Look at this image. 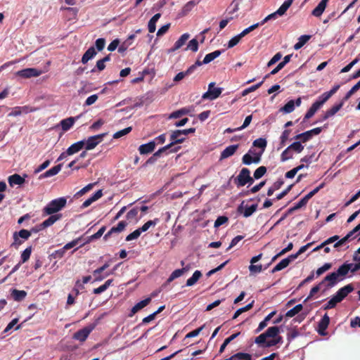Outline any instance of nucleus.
<instances>
[{
  "label": "nucleus",
  "instance_id": "1",
  "mask_svg": "<svg viewBox=\"0 0 360 360\" xmlns=\"http://www.w3.org/2000/svg\"><path fill=\"white\" fill-rule=\"evenodd\" d=\"M279 327H269L266 332L257 336L255 342L257 345H264L266 347L275 346L283 342V338L279 335Z\"/></svg>",
  "mask_w": 360,
  "mask_h": 360
},
{
  "label": "nucleus",
  "instance_id": "2",
  "mask_svg": "<svg viewBox=\"0 0 360 360\" xmlns=\"http://www.w3.org/2000/svg\"><path fill=\"white\" fill-rule=\"evenodd\" d=\"M346 266H340L336 271L327 275L321 282L326 285V288H330L335 286L338 282L342 281L347 276Z\"/></svg>",
  "mask_w": 360,
  "mask_h": 360
},
{
  "label": "nucleus",
  "instance_id": "3",
  "mask_svg": "<svg viewBox=\"0 0 360 360\" xmlns=\"http://www.w3.org/2000/svg\"><path fill=\"white\" fill-rule=\"evenodd\" d=\"M67 204V199L65 197L58 198L50 201L42 210L43 216L56 214L62 210Z\"/></svg>",
  "mask_w": 360,
  "mask_h": 360
},
{
  "label": "nucleus",
  "instance_id": "4",
  "mask_svg": "<svg viewBox=\"0 0 360 360\" xmlns=\"http://www.w3.org/2000/svg\"><path fill=\"white\" fill-rule=\"evenodd\" d=\"M177 130L172 131L170 136V139L172 142L169 144L160 148L158 151L155 153V155H160L162 153L167 151V150H170V152H177L179 149V146L172 148L176 143H181L185 140V137L181 135V134H177Z\"/></svg>",
  "mask_w": 360,
  "mask_h": 360
},
{
  "label": "nucleus",
  "instance_id": "5",
  "mask_svg": "<svg viewBox=\"0 0 360 360\" xmlns=\"http://www.w3.org/2000/svg\"><path fill=\"white\" fill-rule=\"evenodd\" d=\"M254 182L250 176V172L248 168H243L237 176L238 186H243L247 184H252Z\"/></svg>",
  "mask_w": 360,
  "mask_h": 360
},
{
  "label": "nucleus",
  "instance_id": "6",
  "mask_svg": "<svg viewBox=\"0 0 360 360\" xmlns=\"http://www.w3.org/2000/svg\"><path fill=\"white\" fill-rule=\"evenodd\" d=\"M214 82H211L208 85V90L203 94L202 98L203 99L214 100L217 98L222 92V88L214 87Z\"/></svg>",
  "mask_w": 360,
  "mask_h": 360
},
{
  "label": "nucleus",
  "instance_id": "7",
  "mask_svg": "<svg viewBox=\"0 0 360 360\" xmlns=\"http://www.w3.org/2000/svg\"><path fill=\"white\" fill-rule=\"evenodd\" d=\"M262 153H256L255 150H249L248 153L245 154L242 158L243 163L250 165L252 163H259L261 160Z\"/></svg>",
  "mask_w": 360,
  "mask_h": 360
},
{
  "label": "nucleus",
  "instance_id": "8",
  "mask_svg": "<svg viewBox=\"0 0 360 360\" xmlns=\"http://www.w3.org/2000/svg\"><path fill=\"white\" fill-rule=\"evenodd\" d=\"M106 133L95 135L89 137L85 141L84 148L86 150H90L96 147L103 139V138L105 136Z\"/></svg>",
  "mask_w": 360,
  "mask_h": 360
},
{
  "label": "nucleus",
  "instance_id": "9",
  "mask_svg": "<svg viewBox=\"0 0 360 360\" xmlns=\"http://www.w3.org/2000/svg\"><path fill=\"white\" fill-rule=\"evenodd\" d=\"M42 74V71L37 68H25L19 71H17L15 75L22 78H31L36 77Z\"/></svg>",
  "mask_w": 360,
  "mask_h": 360
},
{
  "label": "nucleus",
  "instance_id": "10",
  "mask_svg": "<svg viewBox=\"0 0 360 360\" xmlns=\"http://www.w3.org/2000/svg\"><path fill=\"white\" fill-rule=\"evenodd\" d=\"M94 329V325H90L84 328L78 330L73 335V338L80 342H84L86 340L91 332Z\"/></svg>",
  "mask_w": 360,
  "mask_h": 360
},
{
  "label": "nucleus",
  "instance_id": "11",
  "mask_svg": "<svg viewBox=\"0 0 360 360\" xmlns=\"http://www.w3.org/2000/svg\"><path fill=\"white\" fill-rule=\"evenodd\" d=\"M360 231V224H359L355 228H354L352 231H350L345 237L341 238L337 243L334 244V248H338L342 245H344L346 242L351 240L352 238H354L356 236L354 234Z\"/></svg>",
  "mask_w": 360,
  "mask_h": 360
},
{
  "label": "nucleus",
  "instance_id": "12",
  "mask_svg": "<svg viewBox=\"0 0 360 360\" xmlns=\"http://www.w3.org/2000/svg\"><path fill=\"white\" fill-rule=\"evenodd\" d=\"M31 236V231H29L26 229H22L19 232H15L13 234V240L14 242L13 243V245H20L22 244V241L19 239V238H21L24 240H27L30 238Z\"/></svg>",
  "mask_w": 360,
  "mask_h": 360
},
{
  "label": "nucleus",
  "instance_id": "13",
  "mask_svg": "<svg viewBox=\"0 0 360 360\" xmlns=\"http://www.w3.org/2000/svg\"><path fill=\"white\" fill-rule=\"evenodd\" d=\"M257 208V205H252L250 207H243V202L241 203V205L238 207V212L240 214H243V217H248L251 216Z\"/></svg>",
  "mask_w": 360,
  "mask_h": 360
},
{
  "label": "nucleus",
  "instance_id": "14",
  "mask_svg": "<svg viewBox=\"0 0 360 360\" xmlns=\"http://www.w3.org/2000/svg\"><path fill=\"white\" fill-rule=\"evenodd\" d=\"M344 103L345 100L343 99L339 103L333 105L330 109L328 110L323 116V120H326L335 115L342 108V107L344 105Z\"/></svg>",
  "mask_w": 360,
  "mask_h": 360
},
{
  "label": "nucleus",
  "instance_id": "15",
  "mask_svg": "<svg viewBox=\"0 0 360 360\" xmlns=\"http://www.w3.org/2000/svg\"><path fill=\"white\" fill-rule=\"evenodd\" d=\"M79 117L80 116L70 117L68 118L62 120L60 122L62 129L64 131H68L73 126L75 121L79 118Z\"/></svg>",
  "mask_w": 360,
  "mask_h": 360
},
{
  "label": "nucleus",
  "instance_id": "16",
  "mask_svg": "<svg viewBox=\"0 0 360 360\" xmlns=\"http://www.w3.org/2000/svg\"><path fill=\"white\" fill-rule=\"evenodd\" d=\"M127 226V223L124 221H121L118 223L116 226H113L110 229V230L104 236V239L107 240L110 235L114 233H120L124 230L125 227Z\"/></svg>",
  "mask_w": 360,
  "mask_h": 360
},
{
  "label": "nucleus",
  "instance_id": "17",
  "mask_svg": "<svg viewBox=\"0 0 360 360\" xmlns=\"http://www.w3.org/2000/svg\"><path fill=\"white\" fill-rule=\"evenodd\" d=\"M189 37L190 34L188 33L182 34L180 38L175 42L174 46L169 50V52H174L182 47L186 44Z\"/></svg>",
  "mask_w": 360,
  "mask_h": 360
},
{
  "label": "nucleus",
  "instance_id": "18",
  "mask_svg": "<svg viewBox=\"0 0 360 360\" xmlns=\"http://www.w3.org/2000/svg\"><path fill=\"white\" fill-rule=\"evenodd\" d=\"M156 143L155 141H152L146 144H142L139 148V151L141 155L148 154L154 150Z\"/></svg>",
  "mask_w": 360,
  "mask_h": 360
},
{
  "label": "nucleus",
  "instance_id": "19",
  "mask_svg": "<svg viewBox=\"0 0 360 360\" xmlns=\"http://www.w3.org/2000/svg\"><path fill=\"white\" fill-rule=\"evenodd\" d=\"M354 290L353 286L351 284H348L340 289L336 292L335 295L342 301L345 297L347 296Z\"/></svg>",
  "mask_w": 360,
  "mask_h": 360
},
{
  "label": "nucleus",
  "instance_id": "20",
  "mask_svg": "<svg viewBox=\"0 0 360 360\" xmlns=\"http://www.w3.org/2000/svg\"><path fill=\"white\" fill-rule=\"evenodd\" d=\"M238 148V145H231L226 147L221 153L220 155V160L228 158L233 155Z\"/></svg>",
  "mask_w": 360,
  "mask_h": 360
},
{
  "label": "nucleus",
  "instance_id": "21",
  "mask_svg": "<svg viewBox=\"0 0 360 360\" xmlns=\"http://www.w3.org/2000/svg\"><path fill=\"white\" fill-rule=\"evenodd\" d=\"M151 301L150 297H148L143 300H141V302L136 304L131 310V314H129V316H132L134 314H135L136 312H138L139 310L142 309L145 307H146L150 302Z\"/></svg>",
  "mask_w": 360,
  "mask_h": 360
},
{
  "label": "nucleus",
  "instance_id": "22",
  "mask_svg": "<svg viewBox=\"0 0 360 360\" xmlns=\"http://www.w3.org/2000/svg\"><path fill=\"white\" fill-rule=\"evenodd\" d=\"M85 144V140L77 141L73 144H72L68 149V153L70 154V155H72L79 150H81L84 147Z\"/></svg>",
  "mask_w": 360,
  "mask_h": 360
},
{
  "label": "nucleus",
  "instance_id": "23",
  "mask_svg": "<svg viewBox=\"0 0 360 360\" xmlns=\"http://www.w3.org/2000/svg\"><path fill=\"white\" fill-rule=\"evenodd\" d=\"M328 1L329 0H321L318 6L312 11V15L315 17H320L324 12Z\"/></svg>",
  "mask_w": 360,
  "mask_h": 360
},
{
  "label": "nucleus",
  "instance_id": "24",
  "mask_svg": "<svg viewBox=\"0 0 360 360\" xmlns=\"http://www.w3.org/2000/svg\"><path fill=\"white\" fill-rule=\"evenodd\" d=\"M49 215H50V217L41 223V226L43 228H46V227H49V226L53 225L55 222H56L57 221L60 219L62 217L61 214H49Z\"/></svg>",
  "mask_w": 360,
  "mask_h": 360
},
{
  "label": "nucleus",
  "instance_id": "25",
  "mask_svg": "<svg viewBox=\"0 0 360 360\" xmlns=\"http://www.w3.org/2000/svg\"><path fill=\"white\" fill-rule=\"evenodd\" d=\"M103 195L102 190L97 191L91 197L86 199L82 204V207L86 208L91 205L94 202L101 198Z\"/></svg>",
  "mask_w": 360,
  "mask_h": 360
},
{
  "label": "nucleus",
  "instance_id": "26",
  "mask_svg": "<svg viewBox=\"0 0 360 360\" xmlns=\"http://www.w3.org/2000/svg\"><path fill=\"white\" fill-rule=\"evenodd\" d=\"M329 322H330V318L327 315V314H326L323 316L321 320L319 321V330H318V332H319V334H321V335H324L325 334L324 331L328 328Z\"/></svg>",
  "mask_w": 360,
  "mask_h": 360
},
{
  "label": "nucleus",
  "instance_id": "27",
  "mask_svg": "<svg viewBox=\"0 0 360 360\" xmlns=\"http://www.w3.org/2000/svg\"><path fill=\"white\" fill-rule=\"evenodd\" d=\"M25 182V179L22 178L19 174H15L8 177V184L11 186H13L15 185H22Z\"/></svg>",
  "mask_w": 360,
  "mask_h": 360
},
{
  "label": "nucleus",
  "instance_id": "28",
  "mask_svg": "<svg viewBox=\"0 0 360 360\" xmlns=\"http://www.w3.org/2000/svg\"><path fill=\"white\" fill-rule=\"evenodd\" d=\"M96 55V51L94 46H91L88 49V50L84 53L82 58V63L83 64H86L89 60L93 58Z\"/></svg>",
  "mask_w": 360,
  "mask_h": 360
},
{
  "label": "nucleus",
  "instance_id": "29",
  "mask_svg": "<svg viewBox=\"0 0 360 360\" xmlns=\"http://www.w3.org/2000/svg\"><path fill=\"white\" fill-rule=\"evenodd\" d=\"M62 165L59 164L45 172L40 176V178H47L56 175L61 170Z\"/></svg>",
  "mask_w": 360,
  "mask_h": 360
},
{
  "label": "nucleus",
  "instance_id": "30",
  "mask_svg": "<svg viewBox=\"0 0 360 360\" xmlns=\"http://www.w3.org/2000/svg\"><path fill=\"white\" fill-rule=\"evenodd\" d=\"M221 53L222 51L217 50L210 53H208L205 56L203 60L201 61V63H202V64H208L212 60H214L215 58L219 57L221 54Z\"/></svg>",
  "mask_w": 360,
  "mask_h": 360
},
{
  "label": "nucleus",
  "instance_id": "31",
  "mask_svg": "<svg viewBox=\"0 0 360 360\" xmlns=\"http://www.w3.org/2000/svg\"><path fill=\"white\" fill-rule=\"evenodd\" d=\"M27 295V292L25 290H19L13 289L11 291V296L15 301L20 302L23 300Z\"/></svg>",
  "mask_w": 360,
  "mask_h": 360
},
{
  "label": "nucleus",
  "instance_id": "32",
  "mask_svg": "<svg viewBox=\"0 0 360 360\" xmlns=\"http://www.w3.org/2000/svg\"><path fill=\"white\" fill-rule=\"evenodd\" d=\"M276 311H273L270 314H269L264 318V319L259 323L257 328L256 329V333H259L261 330H262L267 326V323L272 319V317L276 314Z\"/></svg>",
  "mask_w": 360,
  "mask_h": 360
},
{
  "label": "nucleus",
  "instance_id": "33",
  "mask_svg": "<svg viewBox=\"0 0 360 360\" xmlns=\"http://www.w3.org/2000/svg\"><path fill=\"white\" fill-rule=\"evenodd\" d=\"M198 4V1H196L195 0H191L187 2L181 9V15H187Z\"/></svg>",
  "mask_w": 360,
  "mask_h": 360
},
{
  "label": "nucleus",
  "instance_id": "34",
  "mask_svg": "<svg viewBox=\"0 0 360 360\" xmlns=\"http://www.w3.org/2000/svg\"><path fill=\"white\" fill-rule=\"evenodd\" d=\"M105 231V226H102L96 233H94V235L88 237L86 238V240L82 243L80 245V247L86 244V243H90L91 240H94V239H98L100 237L102 236V235L104 233Z\"/></svg>",
  "mask_w": 360,
  "mask_h": 360
},
{
  "label": "nucleus",
  "instance_id": "35",
  "mask_svg": "<svg viewBox=\"0 0 360 360\" xmlns=\"http://www.w3.org/2000/svg\"><path fill=\"white\" fill-rule=\"evenodd\" d=\"M269 77V75H266L264 77V78L263 79L262 81H261L260 82L255 84V85H252L245 89H244L242 92V95L244 96H246L248 95V94L251 93V92H253L255 91H256L257 89H259L262 84H263L264 79H266L267 77Z\"/></svg>",
  "mask_w": 360,
  "mask_h": 360
},
{
  "label": "nucleus",
  "instance_id": "36",
  "mask_svg": "<svg viewBox=\"0 0 360 360\" xmlns=\"http://www.w3.org/2000/svg\"><path fill=\"white\" fill-rule=\"evenodd\" d=\"M202 274L200 271L197 270L195 271L192 276L189 278L186 281V286H192L194 284L196 283V282L199 280V278L201 277Z\"/></svg>",
  "mask_w": 360,
  "mask_h": 360
},
{
  "label": "nucleus",
  "instance_id": "37",
  "mask_svg": "<svg viewBox=\"0 0 360 360\" xmlns=\"http://www.w3.org/2000/svg\"><path fill=\"white\" fill-rule=\"evenodd\" d=\"M293 0H286L283 2V4L280 6V8L276 11V13H278L279 16H281L285 14L287 10L292 5Z\"/></svg>",
  "mask_w": 360,
  "mask_h": 360
},
{
  "label": "nucleus",
  "instance_id": "38",
  "mask_svg": "<svg viewBox=\"0 0 360 360\" xmlns=\"http://www.w3.org/2000/svg\"><path fill=\"white\" fill-rule=\"evenodd\" d=\"M293 0H286L283 2V4L280 6V8L276 11V13H278L279 16H281L285 14L287 10L292 5Z\"/></svg>",
  "mask_w": 360,
  "mask_h": 360
},
{
  "label": "nucleus",
  "instance_id": "39",
  "mask_svg": "<svg viewBox=\"0 0 360 360\" xmlns=\"http://www.w3.org/2000/svg\"><path fill=\"white\" fill-rule=\"evenodd\" d=\"M311 38L310 35H302L299 37L298 41L294 45V49L298 50L301 49Z\"/></svg>",
  "mask_w": 360,
  "mask_h": 360
},
{
  "label": "nucleus",
  "instance_id": "40",
  "mask_svg": "<svg viewBox=\"0 0 360 360\" xmlns=\"http://www.w3.org/2000/svg\"><path fill=\"white\" fill-rule=\"evenodd\" d=\"M187 271V269L186 268H183V269H176L174 270L172 274L171 275L169 276V277L168 278L167 282V283H170L172 282V281H174V279L181 276L183 275V274Z\"/></svg>",
  "mask_w": 360,
  "mask_h": 360
},
{
  "label": "nucleus",
  "instance_id": "41",
  "mask_svg": "<svg viewBox=\"0 0 360 360\" xmlns=\"http://www.w3.org/2000/svg\"><path fill=\"white\" fill-rule=\"evenodd\" d=\"M231 360H252V355L248 353L238 352L231 356Z\"/></svg>",
  "mask_w": 360,
  "mask_h": 360
},
{
  "label": "nucleus",
  "instance_id": "42",
  "mask_svg": "<svg viewBox=\"0 0 360 360\" xmlns=\"http://www.w3.org/2000/svg\"><path fill=\"white\" fill-rule=\"evenodd\" d=\"M321 107L314 102L310 108L307 110V113L304 115V120H308L314 116V115L316 113V112Z\"/></svg>",
  "mask_w": 360,
  "mask_h": 360
},
{
  "label": "nucleus",
  "instance_id": "43",
  "mask_svg": "<svg viewBox=\"0 0 360 360\" xmlns=\"http://www.w3.org/2000/svg\"><path fill=\"white\" fill-rule=\"evenodd\" d=\"M295 110V101H289L280 110L284 113H290Z\"/></svg>",
  "mask_w": 360,
  "mask_h": 360
},
{
  "label": "nucleus",
  "instance_id": "44",
  "mask_svg": "<svg viewBox=\"0 0 360 360\" xmlns=\"http://www.w3.org/2000/svg\"><path fill=\"white\" fill-rule=\"evenodd\" d=\"M239 335H240V333H234V334L231 335V336H229V338H227L226 339H225L223 344L221 345V347L219 348V353H222L224 351L226 347L231 341H233L234 339H236Z\"/></svg>",
  "mask_w": 360,
  "mask_h": 360
},
{
  "label": "nucleus",
  "instance_id": "45",
  "mask_svg": "<svg viewBox=\"0 0 360 360\" xmlns=\"http://www.w3.org/2000/svg\"><path fill=\"white\" fill-rule=\"evenodd\" d=\"M158 221H159L158 219H155L154 220L148 221L141 227L139 228V229L141 231V233L145 232V231H148L150 226H155L158 223Z\"/></svg>",
  "mask_w": 360,
  "mask_h": 360
},
{
  "label": "nucleus",
  "instance_id": "46",
  "mask_svg": "<svg viewBox=\"0 0 360 360\" xmlns=\"http://www.w3.org/2000/svg\"><path fill=\"white\" fill-rule=\"evenodd\" d=\"M340 302L341 301L340 300V299H338V297L335 295L327 302V304L324 306L323 309L326 310V309L334 308L336 306V304Z\"/></svg>",
  "mask_w": 360,
  "mask_h": 360
},
{
  "label": "nucleus",
  "instance_id": "47",
  "mask_svg": "<svg viewBox=\"0 0 360 360\" xmlns=\"http://www.w3.org/2000/svg\"><path fill=\"white\" fill-rule=\"evenodd\" d=\"M288 265V260L283 259L273 268L271 273L274 274L276 271H281L286 268Z\"/></svg>",
  "mask_w": 360,
  "mask_h": 360
},
{
  "label": "nucleus",
  "instance_id": "48",
  "mask_svg": "<svg viewBox=\"0 0 360 360\" xmlns=\"http://www.w3.org/2000/svg\"><path fill=\"white\" fill-rule=\"evenodd\" d=\"M189 112V110L187 108H181L176 111L173 112L169 115V119H174L180 117L184 115H186Z\"/></svg>",
  "mask_w": 360,
  "mask_h": 360
},
{
  "label": "nucleus",
  "instance_id": "49",
  "mask_svg": "<svg viewBox=\"0 0 360 360\" xmlns=\"http://www.w3.org/2000/svg\"><path fill=\"white\" fill-rule=\"evenodd\" d=\"M341 266H346L347 268V274L351 271L352 273H354L360 269V264L358 263L352 264V263H345Z\"/></svg>",
  "mask_w": 360,
  "mask_h": 360
},
{
  "label": "nucleus",
  "instance_id": "50",
  "mask_svg": "<svg viewBox=\"0 0 360 360\" xmlns=\"http://www.w3.org/2000/svg\"><path fill=\"white\" fill-rule=\"evenodd\" d=\"M302 308H303L302 304H299L296 305L295 307H293L292 309L288 311L285 314V316L287 317H293L294 316L297 314L300 311H301Z\"/></svg>",
  "mask_w": 360,
  "mask_h": 360
},
{
  "label": "nucleus",
  "instance_id": "51",
  "mask_svg": "<svg viewBox=\"0 0 360 360\" xmlns=\"http://www.w3.org/2000/svg\"><path fill=\"white\" fill-rule=\"evenodd\" d=\"M192 51L193 52H196L198 50V41L196 39H191L187 46L185 48V51Z\"/></svg>",
  "mask_w": 360,
  "mask_h": 360
},
{
  "label": "nucleus",
  "instance_id": "52",
  "mask_svg": "<svg viewBox=\"0 0 360 360\" xmlns=\"http://www.w3.org/2000/svg\"><path fill=\"white\" fill-rule=\"evenodd\" d=\"M254 301H252L251 303L247 304L245 307L238 309L234 314L233 316V319H236L238 318L242 313L252 309L253 307Z\"/></svg>",
  "mask_w": 360,
  "mask_h": 360
},
{
  "label": "nucleus",
  "instance_id": "53",
  "mask_svg": "<svg viewBox=\"0 0 360 360\" xmlns=\"http://www.w3.org/2000/svg\"><path fill=\"white\" fill-rule=\"evenodd\" d=\"M288 147L290 148V150H292V152L294 151L297 153H301L304 149V146L300 141H295L290 144Z\"/></svg>",
  "mask_w": 360,
  "mask_h": 360
},
{
  "label": "nucleus",
  "instance_id": "54",
  "mask_svg": "<svg viewBox=\"0 0 360 360\" xmlns=\"http://www.w3.org/2000/svg\"><path fill=\"white\" fill-rule=\"evenodd\" d=\"M322 285H323V282H320L319 284H317L316 285L314 286L311 289L309 295L305 299L304 302H307L309 300H310L316 292H318L321 289Z\"/></svg>",
  "mask_w": 360,
  "mask_h": 360
},
{
  "label": "nucleus",
  "instance_id": "55",
  "mask_svg": "<svg viewBox=\"0 0 360 360\" xmlns=\"http://www.w3.org/2000/svg\"><path fill=\"white\" fill-rule=\"evenodd\" d=\"M292 152L290 150V148L288 147L285 150H284L281 155V160L282 162H285L291 158H292Z\"/></svg>",
  "mask_w": 360,
  "mask_h": 360
},
{
  "label": "nucleus",
  "instance_id": "56",
  "mask_svg": "<svg viewBox=\"0 0 360 360\" xmlns=\"http://www.w3.org/2000/svg\"><path fill=\"white\" fill-rule=\"evenodd\" d=\"M311 135L309 131H305L304 133L297 134L295 136V139L297 140H300L302 142H306L311 139Z\"/></svg>",
  "mask_w": 360,
  "mask_h": 360
},
{
  "label": "nucleus",
  "instance_id": "57",
  "mask_svg": "<svg viewBox=\"0 0 360 360\" xmlns=\"http://www.w3.org/2000/svg\"><path fill=\"white\" fill-rule=\"evenodd\" d=\"M253 146L262 148V151L261 153H262L266 146V141L262 138L257 139L254 141Z\"/></svg>",
  "mask_w": 360,
  "mask_h": 360
},
{
  "label": "nucleus",
  "instance_id": "58",
  "mask_svg": "<svg viewBox=\"0 0 360 360\" xmlns=\"http://www.w3.org/2000/svg\"><path fill=\"white\" fill-rule=\"evenodd\" d=\"M259 26H260L259 23L257 22V23H255L248 27H247L246 29H245L243 31H242L240 34H238V35L240 36V37L242 39L243 37H245V35H247L248 34H249L250 32L253 31L254 30H255L256 28H257Z\"/></svg>",
  "mask_w": 360,
  "mask_h": 360
},
{
  "label": "nucleus",
  "instance_id": "59",
  "mask_svg": "<svg viewBox=\"0 0 360 360\" xmlns=\"http://www.w3.org/2000/svg\"><path fill=\"white\" fill-rule=\"evenodd\" d=\"M331 267H332V264L325 263L321 267L319 268L316 271V276L318 277V276L322 275L323 273H325L326 271H327L328 270L331 269Z\"/></svg>",
  "mask_w": 360,
  "mask_h": 360
},
{
  "label": "nucleus",
  "instance_id": "60",
  "mask_svg": "<svg viewBox=\"0 0 360 360\" xmlns=\"http://www.w3.org/2000/svg\"><path fill=\"white\" fill-rule=\"evenodd\" d=\"M266 172V168L264 166L258 167L254 172V178L256 179H260L264 175Z\"/></svg>",
  "mask_w": 360,
  "mask_h": 360
},
{
  "label": "nucleus",
  "instance_id": "61",
  "mask_svg": "<svg viewBox=\"0 0 360 360\" xmlns=\"http://www.w3.org/2000/svg\"><path fill=\"white\" fill-rule=\"evenodd\" d=\"M360 89V80L352 87V89L346 94L344 100L347 101L350 98V96L354 94L356 91Z\"/></svg>",
  "mask_w": 360,
  "mask_h": 360
},
{
  "label": "nucleus",
  "instance_id": "62",
  "mask_svg": "<svg viewBox=\"0 0 360 360\" xmlns=\"http://www.w3.org/2000/svg\"><path fill=\"white\" fill-rule=\"evenodd\" d=\"M131 127H127L124 129H122V130H120L118 131H117L116 133H115L113 134V138L114 139H119L123 136H125L127 135V134H129L131 131Z\"/></svg>",
  "mask_w": 360,
  "mask_h": 360
},
{
  "label": "nucleus",
  "instance_id": "63",
  "mask_svg": "<svg viewBox=\"0 0 360 360\" xmlns=\"http://www.w3.org/2000/svg\"><path fill=\"white\" fill-rule=\"evenodd\" d=\"M32 248L31 247L27 248L21 254L22 263L27 262L31 255Z\"/></svg>",
  "mask_w": 360,
  "mask_h": 360
},
{
  "label": "nucleus",
  "instance_id": "64",
  "mask_svg": "<svg viewBox=\"0 0 360 360\" xmlns=\"http://www.w3.org/2000/svg\"><path fill=\"white\" fill-rule=\"evenodd\" d=\"M330 97L328 94L325 92L322 95H321L318 100L315 101L320 107H321Z\"/></svg>",
  "mask_w": 360,
  "mask_h": 360
}]
</instances>
